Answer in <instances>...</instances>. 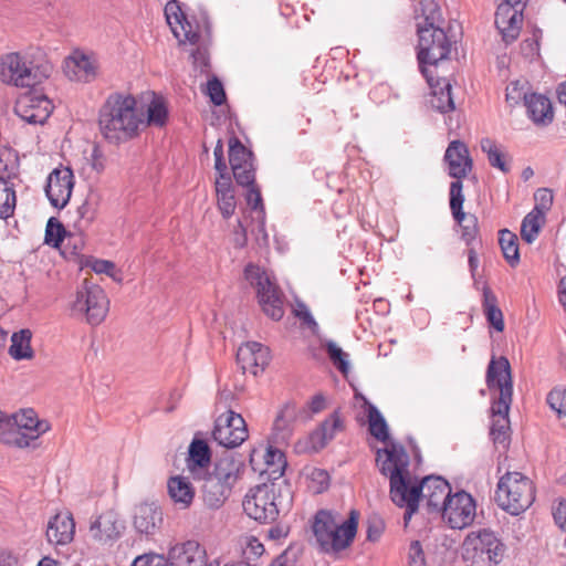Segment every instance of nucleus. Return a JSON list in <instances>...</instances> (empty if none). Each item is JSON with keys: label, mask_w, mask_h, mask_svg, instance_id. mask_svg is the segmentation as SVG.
Returning a JSON list of instances; mask_svg holds the SVG:
<instances>
[{"label": "nucleus", "mask_w": 566, "mask_h": 566, "mask_svg": "<svg viewBox=\"0 0 566 566\" xmlns=\"http://www.w3.org/2000/svg\"><path fill=\"white\" fill-rule=\"evenodd\" d=\"M516 4H518V0H514ZM522 13V8H517L509 0H504L502 3H500L495 11V19L494 23L495 27H499L501 24H504L505 21L512 20L515 17L520 15Z\"/></svg>", "instance_id": "09e8293b"}, {"label": "nucleus", "mask_w": 566, "mask_h": 566, "mask_svg": "<svg viewBox=\"0 0 566 566\" xmlns=\"http://www.w3.org/2000/svg\"><path fill=\"white\" fill-rule=\"evenodd\" d=\"M17 203L15 185L12 180L0 178V218L7 219L13 214Z\"/></svg>", "instance_id": "a19ab883"}, {"label": "nucleus", "mask_w": 566, "mask_h": 566, "mask_svg": "<svg viewBox=\"0 0 566 566\" xmlns=\"http://www.w3.org/2000/svg\"><path fill=\"white\" fill-rule=\"evenodd\" d=\"M165 17L174 35L180 43L189 42L197 44L200 40L198 25H193L189 21L187 14L181 10L180 3L177 0H170L165 6Z\"/></svg>", "instance_id": "dca6fc26"}, {"label": "nucleus", "mask_w": 566, "mask_h": 566, "mask_svg": "<svg viewBox=\"0 0 566 566\" xmlns=\"http://www.w3.org/2000/svg\"><path fill=\"white\" fill-rule=\"evenodd\" d=\"M0 566H19V559L12 552L1 551Z\"/></svg>", "instance_id": "774afa93"}, {"label": "nucleus", "mask_w": 566, "mask_h": 566, "mask_svg": "<svg viewBox=\"0 0 566 566\" xmlns=\"http://www.w3.org/2000/svg\"><path fill=\"white\" fill-rule=\"evenodd\" d=\"M164 562L163 555L148 553L136 557L130 566H160Z\"/></svg>", "instance_id": "4d7b16f0"}, {"label": "nucleus", "mask_w": 566, "mask_h": 566, "mask_svg": "<svg viewBox=\"0 0 566 566\" xmlns=\"http://www.w3.org/2000/svg\"><path fill=\"white\" fill-rule=\"evenodd\" d=\"M73 187L74 175L72 169L60 166L48 176L44 191L54 208L63 209L71 199Z\"/></svg>", "instance_id": "2eb2a0df"}, {"label": "nucleus", "mask_w": 566, "mask_h": 566, "mask_svg": "<svg viewBox=\"0 0 566 566\" xmlns=\"http://www.w3.org/2000/svg\"><path fill=\"white\" fill-rule=\"evenodd\" d=\"M66 237L64 226L54 217L48 220L44 235V243L59 249Z\"/></svg>", "instance_id": "a18cd8bd"}, {"label": "nucleus", "mask_w": 566, "mask_h": 566, "mask_svg": "<svg viewBox=\"0 0 566 566\" xmlns=\"http://www.w3.org/2000/svg\"><path fill=\"white\" fill-rule=\"evenodd\" d=\"M91 269L97 274H107L109 276H114L113 271L115 269V264L112 261L93 259L88 262Z\"/></svg>", "instance_id": "bf43d9fd"}, {"label": "nucleus", "mask_w": 566, "mask_h": 566, "mask_svg": "<svg viewBox=\"0 0 566 566\" xmlns=\"http://www.w3.org/2000/svg\"><path fill=\"white\" fill-rule=\"evenodd\" d=\"M546 401L552 410H554L558 418L566 416V389L554 388L552 389L546 398Z\"/></svg>", "instance_id": "8fccbe9b"}, {"label": "nucleus", "mask_w": 566, "mask_h": 566, "mask_svg": "<svg viewBox=\"0 0 566 566\" xmlns=\"http://www.w3.org/2000/svg\"><path fill=\"white\" fill-rule=\"evenodd\" d=\"M534 198L536 200V205L532 210H539V212L545 216V213L551 210L553 205L554 197L552 190L547 188L538 189L535 192Z\"/></svg>", "instance_id": "5fc2aeb1"}, {"label": "nucleus", "mask_w": 566, "mask_h": 566, "mask_svg": "<svg viewBox=\"0 0 566 566\" xmlns=\"http://www.w3.org/2000/svg\"><path fill=\"white\" fill-rule=\"evenodd\" d=\"M367 406V417H368V431L369 433L380 442H387L389 439L388 424L378 410V408L365 400Z\"/></svg>", "instance_id": "f704fd0d"}, {"label": "nucleus", "mask_w": 566, "mask_h": 566, "mask_svg": "<svg viewBox=\"0 0 566 566\" xmlns=\"http://www.w3.org/2000/svg\"><path fill=\"white\" fill-rule=\"evenodd\" d=\"M20 161L17 150L8 147L0 148V178L4 180L18 179Z\"/></svg>", "instance_id": "4c0bfd02"}, {"label": "nucleus", "mask_w": 566, "mask_h": 566, "mask_svg": "<svg viewBox=\"0 0 566 566\" xmlns=\"http://www.w3.org/2000/svg\"><path fill=\"white\" fill-rule=\"evenodd\" d=\"M410 566H424V554L419 541H412L409 547Z\"/></svg>", "instance_id": "13d9d810"}, {"label": "nucleus", "mask_w": 566, "mask_h": 566, "mask_svg": "<svg viewBox=\"0 0 566 566\" xmlns=\"http://www.w3.org/2000/svg\"><path fill=\"white\" fill-rule=\"evenodd\" d=\"M443 159L448 164L449 176L457 180L467 177L473 168L469 148L461 140H452L449 144Z\"/></svg>", "instance_id": "4be33fe9"}, {"label": "nucleus", "mask_w": 566, "mask_h": 566, "mask_svg": "<svg viewBox=\"0 0 566 566\" xmlns=\"http://www.w3.org/2000/svg\"><path fill=\"white\" fill-rule=\"evenodd\" d=\"M527 116L537 126H548L554 119V109L548 97L537 93L524 94Z\"/></svg>", "instance_id": "c85d7f7f"}, {"label": "nucleus", "mask_w": 566, "mask_h": 566, "mask_svg": "<svg viewBox=\"0 0 566 566\" xmlns=\"http://www.w3.org/2000/svg\"><path fill=\"white\" fill-rule=\"evenodd\" d=\"M344 429V423L340 418L339 411L335 410L329 415L310 436L312 449L315 451L322 450L331 440L334 439L337 431Z\"/></svg>", "instance_id": "c756f323"}, {"label": "nucleus", "mask_w": 566, "mask_h": 566, "mask_svg": "<svg viewBox=\"0 0 566 566\" xmlns=\"http://www.w3.org/2000/svg\"><path fill=\"white\" fill-rule=\"evenodd\" d=\"M499 243L506 262L512 268L516 266L520 263V251L516 234L507 229H503L500 231Z\"/></svg>", "instance_id": "ea45409f"}, {"label": "nucleus", "mask_w": 566, "mask_h": 566, "mask_svg": "<svg viewBox=\"0 0 566 566\" xmlns=\"http://www.w3.org/2000/svg\"><path fill=\"white\" fill-rule=\"evenodd\" d=\"M168 119V107L160 96H154L147 108V125L164 127Z\"/></svg>", "instance_id": "37998d69"}, {"label": "nucleus", "mask_w": 566, "mask_h": 566, "mask_svg": "<svg viewBox=\"0 0 566 566\" xmlns=\"http://www.w3.org/2000/svg\"><path fill=\"white\" fill-rule=\"evenodd\" d=\"M245 420L240 413L228 410L214 421L212 438L218 444L233 449L242 444L248 438Z\"/></svg>", "instance_id": "ddd939ff"}, {"label": "nucleus", "mask_w": 566, "mask_h": 566, "mask_svg": "<svg viewBox=\"0 0 566 566\" xmlns=\"http://www.w3.org/2000/svg\"><path fill=\"white\" fill-rule=\"evenodd\" d=\"M422 12L423 22L417 24V59L421 73L432 86L433 77L429 74L427 65H438L440 61L449 59L452 42L440 25L443 19L438 4L430 1L423 7Z\"/></svg>", "instance_id": "f03ea898"}, {"label": "nucleus", "mask_w": 566, "mask_h": 566, "mask_svg": "<svg viewBox=\"0 0 566 566\" xmlns=\"http://www.w3.org/2000/svg\"><path fill=\"white\" fill-rule=\"evenodd\" d=\"M535 500V486L530 478L520 472H506L500 478L495 501L497 505L510 513L518 515L525 512Z\"/></svg>", "instance_id": "1a4fd4ad"}, {"label": "nucleus", "mask_w": 566, "mask_h": 566, "mask_svg": "<svg viewBox=\"0 0 566 566\" xmlns=\"http://www.w3.org/2000/svg\"><path fill=\"white\" fill-rule=\"evenodd\" d=\"M485 382L489 390H497L499 396L492 400V424L490 436L496 446L506 448L510 443L509 412L513 401V378L506 357H492L486 369Z\"/></svg>", "instance_id": "f257e3e1"}, {"label": "nucleus", "mask_w": 566, "mask_h": 566, "mask_svg": "<svg viewBox=\"0 0 566 566\" xmlns=\"http://www.w3.org/2000/svg\"><path fill=\"white\" fill-rule=\"evenodd\" d=\"M475 511L476 504L472 495L459 491L447 501L441 514L451 528L462 530L473 523Z\"/></svg>", "instance_id": "4468645a"}, {"label": "nucleus", "mask_w": 566, "mask_h": 566, "mask_svg": "<svg viewBox=\"0 0 566 566\" xmlns=\"http://www.w3.org/2000/svg\"><path fill=\"white\" fill-rule=\"evenodd\" d=\"M32 333L30 329H21L11 336L9 355L15 360L31 359L33 349L31 348Z\"/></svg>", "instance_id": "72a5a7b5"}, {"label": "nucleus", "mask_w": 566, "mask_h": 566, "mask_svg": "<svg viewBox=\"0 0 566 566\" xmlns=\"http://www.w3.org/2000/svg\"><path fill=\"white\" fill-rule=\"evenodd\" d=\"M553 516L558 527L566 533V500H563L558 503V506L555 509Z\"/></svg>", "instance_id": "0e129e2a"}, {"label": "nucleus", "mask_w": 566, "mask_h": 566, "mask_svg": "<svg viewBox=\"0 0 566 566\" xmlns=\"http://www.w3.org/2000/svg\"><path fill=\"white\" fill-rule=\"evenodd\" d=\"M217 205L223 219H230L233 216L237 208L234 192L222 193L220 196H217Z\"/></svg>", "instance_id": "864d4df0"}, {"label": "nucleus", "mask_w": 566, "mask_h": 566, "mask_svg": "<svg viewBox=\"0 0 566 566\" xmlns=\"http://www.w3.org/2000/svg\"><path fill=\"white\" fill-rule=\"evenodd\" d=\"M229 163L238 186L247 188L248 206L258 214L259 231H265V208L260 187L255 184L254 155L237 136L229 139Z\"/></svg>", "instance_id": "20e7f679"}, {"label": "nucleus", "mask_w": 566, "mask_h": 566, "mask_svg": "<svg viewBox=\"0 0 566 566\" xmlns=\"http://www.w3.org/2000/svg\"><path fill=\"white\" fill-rule=\"evenodd\" d=\"M324 348L327 356L335 368L343 375H347L349 370L348 354L345 353L337 344L333 340H327L324 344Z\"/></svg>", "instance_id": "49530a36"}, {"label": "nucleus", "mask_w": 566, "mask_h": 566, "mask_svg": "<svg viewBox=\"0 0 566 566\" xmlns=\"http://www.w3.org/2000/svg\"><path fill=\"white\" fill-rule=\"evenodd\" d=\"M132 95L111 94L99 109L98 126L102 136L112 144L132 139L144 124Z\"/></svg>", "instance_id": "7ed1b4c3"}, {"label": "nucleus", "mask_w": 566, "mask_h": 566, "mask_svg": "<svg viewBox=\"0 0 566 566\" xmlns=\"http://www.w3.org/2000/svg\"><path fill=\"white\" fill-rule=\"evenodd\" d=\"M358 517L359 513L353 510L349 517L337 525L331 512L319 510L314 516L312 530L321 551L338 553L350 546L357 533Z\"/></svg>", "instance_id": "423d86ee"}, {"label": "nucleus", "mask_w": 566, "mask_h": 566, "mask_svg": "<svg viewBox=\"0 0 566 566\" xmlns=\"http://www.w3.org/2000/svg\"><path fill=\"white\" fill-rule=\"evenodd\" d=\"M467 566H496L504 557L506 546L488 528L470 532L461 546Z\"/></svg>", "instance_id": "6e6552de"}, {"label": "nucleus", "mask_w": 566, "mask_h": 566, "mask_svg": "<svg viewBox=\"0 0 566 566\" xmlns=\"http://www.w3.org/2000/svg\"><path fill=\"white\" fill-rule=\"evenodd\" d=\"M451 90L452 87L449 82H444L443 86L439 90L434 88L430 99L431 106L442 114L454 111L455 106Z\"/></svg>", "instance_id": "79ce46f5"}, {"label": "nucleus", "mask_w": 566, "mask_h": 566, "mask_svg": "<svg viewBox=\"0 0 566 566\" xmlns=\"http://www.w3.org/2000/svg\"><path fill=\"white\" fill-rule=\"evenodd\" d=\"M207 94L211 101V103L216 106H221L227 101L226 91L222 82L213 76L207 83Z\"/></svg>", "instance_id": "603ef678"}, {"label": "nucleus", "mask_w": 566, "mask_h": 566, "mask_svg": "<svg viewBox=\"0 0 566 566\" xmlns=\"http://www.w3.org/2000/svg\"><path fill=\"white\" fill-rule=\"evenodd\" d=\"M76 218L74 219V228L77 230L86 229L95 218V209L93 205L86 199L75 211Z\"/></svg>", "instance_id": "de8ad7c7"}, {"label": "nucleus", "mask_w": 566, "mask_h": 566, "mask_svg": "<svg viewBox=\"0 0 566 566\" xmlns=\"http://www.w3.org/2000/svg\"><path fill=\"white\" fill-rule=\"evenodd\" d=\"M52 111V102L44 95L25 96L15 106V113L29 124H44Z\"/></svg>", "instance_id": "aec40b11"}, {"label": "nucleus", "mask_w": 566, "mask_h": 566, "mask_svg": "<svg viewBox=\"0 0 566 566\" xmlns=\"http://www.w3.org/2000/svg\"><path fill=\"white\" fill-rule=\"evenodd\" d=\"M245 471V463L241 455H226L220 458L213 467L212 472H207L202 478L193 479L201 481L203 502L210 509H219L229 499L232 489L242 479Z\"/></svg>", "instance_id": "39448f33"}, {"label": "nucleus", "mask_w": 566, "mask_h": 566, "mask_svg": "<svg viewBox=\"0 0 566 566\" xmlns=\"http://www.w3.org/2000/svg\"><path fill=\"white\" fill-rule=\"evenodd\" d=\"M168 494L176 504L182 509L190 506L195 497V490L189 480L181 475L171 476L167 482Z\"/></svg>", "instance_id": "7c9ffc66"}, {"label": "nucleus", "mask_w": 566, "mask_h": 566, "mask_svg": "<svg viewBox=\"0 0 566 566\" xmlns=\"http://www.w3.org/2000/svg\"><path fill=\"white\" fill-rule=\"evenodd\" d=\"M384 531V525L381 521H374L368 524L367 527V539L370 542H376Z\"/></svg>", "instance_id": "338daca9"}, {"label": "nucleus", "mask_w": 566, "mask_h": 566, "mask_svg": "<svg viewBox=\"0 0 566 566\" xmlns=\"http://www.w3.org/2000/svg\"><path fill=\"white\" fill-rule=\"evenodd\" d=\"M522 25V13L512 20L505 21L504 24L496 27L499 32L502 34L503 41L511 43L515 41L520 34Z\"/></svg>", "instance_id": "3c124183"}, {"label": "nucleus", "mask_w": 566, "mask_h": 566, "mask_svg": "<svg viewBox=\"0 0 566 566\" xmlns=\"http://www.w3.org/2000/svg\"><path fill=\"white\" fill-rule=\"evenodd\" d=\"M237 363L243 374L249 371L253 376H258L260 373L264 371L270 363V350L260 343L249 342L239 347L237 352Z\"/></svg>", "instance_id": "6ab92c4d"}, {"label": "nucleus", "mask_w": 566, "mask_h": 566, "mask_svg": "<svg viewBox=\"0 0 566 566\" xmlns=\"http://www.w3.org/2000/svg\"><path fill=\"white\" fill-rule=\"evenodd\" d=\"M481 149L486 154L489 164L506 174L510 171V164L507 155L504 153L501 145L496 144L491 138H483L481 140Z\"/></svg>", "instance_id": "e433bc0d"}, {"label": "nucleus", "mask_w": 566, "mask_h": 566, "mask_svg": "<svg viewBox=\"0 0 566 566\" xmlns=\"http://www.w3.org/2000/svg\"><path fill=\"white\" fill-rule=\"evenodd\" d=\"M163 523V511L155 503H142L135 507L133 525L139 534L151 536L155 535Z\"/></svg>", "instance_id": "b1692460"}, {"label": "nucleus", "mask_w": 566, "mask_h": 566, "mask_svg": "<svg viewBox=\"0 0 566 566\" xmlns=\"http://www.w3.org/2000/svg\"><path fill=\"white\" fill-rule=\"evenodd\" d=\"M90 163L92 168L98 174L105 169L106 159L97 145L92 149Z\"/></svg>", "instance_id": "e2e57ef3"}, {"label": "nucleus", "mask_w": 566, "mask_h": 566, "mask_svg": "<svg viewBox=\"0 0 566 566\" xmlns=\"http://www.w3.org/2000/svg\"><path fill=\"white\" fill-rule=\"evenodd\" d=\"M108 298L104 290L97 284L84 280L76 291V296L71 305L73 315L85 316L92 326L99 325L108 312Z\"/></svg>", "instance_id": "9b49d317"}, {"label": "nucleus", "mask_w": 566, "mask_h": 566, "mask_svg": "<svg viewBox=\"0 0 566 566\" xmlns=\"http://www.w3.org/2000/svg\"><path fill=\"white\" fill-rule=\"evenodd\" d=\"M244 277L255 289L259 304L266 316L280 321L284 315V294L270 275L255 264H248Z\"/></svg>", "instance_id": "9d476101"}, {"label": "nucleus", "mask_w": 566, "mask_h": 566, "mask_svg": "<svg viewBox=\"0 0 566 566\" xmlns=\"http://www.w3.org/2000/svg\"><path fill=\"white\" fill-rule=\"evenodd\" d=\"M325 407V396L323 394H316L315 396L312 397L311 401L306 406H303L302 408H306L308 410L311 419L313 415L323 411Z\"/></svg>", "instance_id": "680f3d73"}, {"label": "nucleus", "mask_w": 566, "mask_h": 566, "mask_svg": "<svg viewBox=\"0 0 566 566\" xmlns=\"http://www.w3.org/2000/svg\"><path fill=\"white\" fill-rule=\"evenodd\" d=\"M123 530V523L119 521L117 513L112 510L102 513L90 526L91 536L104 543L118 538Z\"/></svg>", "instance_id": "393cba45"}, {"label": "nucleus", "mask_w": 566, "mask_h": 566, "mask_svg": "<svg viewBox=\"0 0 566 566\" xmlns=\"http://www.w3.org/2000/svg\"><path fill=\"white\" fill-rule=\"evenodd\" d=\"M211 465V449L207 441L195 438L188 449L187 468L192 479L202 478Z\"/></svg>", "instance_id": "a878e982"}, {"label": "nucleus", "mask_w": 566, "mask_h": 566, "mask_svg": "<svg viewBox=\"0 0 566 566\" xmlns=\"http://www.w3.org/2000/svg\"><path fill=\"white\" fill-rule=\"evenodd\" d=\"M64 73L71 81L91 82L96 75V66L91 57L75 51L64 61Z\"/></svg>", "instance_id": "cd10ccee"}, {"label": "nucleus", "mask_w": 566, "mask_h": 566, "mask_svg": "<svg viewBox=\"0 0 566 566\" xmlns=\"http://www.w3.org/2000/svg\"><path fill=\"white\" fill-rule=\"evenodd\" d=\"M295 315L308 327L317 326V323L315 322L313 315L304 304L300 305V308L295 311Z\"/></svg>", "instance_id": "69168bd1"}, {"label": "nucleus", "mask_w": 566, "mask_h": 566, "mask_svg": "<svg viewBox=\"0 0 566 566\" xmlns=\"http://www.w3.org/2000/svg\"><path fill=\"white\" fill-rule=\"evenodd\" d=\"M279 497L274 485L262 484L245 495L242 506L249 517L264 524L272 523L281 511Z\"/></svg>", "instance_id": "f8f14e48"}, {"label": "nucleus", "mask_w": 566, "mask_h": 566, "mask_svg": "<svg viewBox=\"0 0 566 566\" xmlns=\"http://www.w3.org/2000/svg\"><path fill=\"white\" fill-rule=\"evenodd\" d=\"M544 222L545 216H543L539 210L530 211L522 221L521 238L526 243H533L536 240Z\"/></svg>", "instance_id": "58836bf2"}, {"label": "nucleus", "mask_w": 566, "mask_h": 566, "mask_svg": "<svg viewBox=\"0 0 566 566\" xmlns=\"http://www.w3.org/2000/svg\"><path fill=\"white\" fill-rule=\"evenodd\" d=\"M463 184L461 180H455L450 184V210L452 213L453 219L457 222H460L462 219H464V211H463V202H464V195H463Z\"/></svg>", "instance_id": "c03bdc74"}, {"label": "nucleus", "mask_w": 566, "mask_h": 566, "mask_svg": "<svg viewBox=\"0 0 566 566\" xmlns=\"http://www.w3.org/2000/svg\"><path fill=\"white\" fill-rule=\"evenodd\" d=\"M386 453V459L379 464V471L382 475L387 476L391 474L394 468H405L408 467L407 454L402 447L396 448L395 446L391 449L378 450L377 452V463H379L380 453Z\"/></svg>", "instance_id": "c9c22d12"}, {"label": "nucleus", "mask_w": 566, "mask_h": 566, "mask_svg": "<svg viewBox=\"0 0 566 566\" xmlns=\"http://www.w3.org/2000/svg\"><path fill=\"white\" fill-rule=\"evenodd\" d=\"M167 566H219L207 562L206 551L196 541H188L171 547L166 560Z\"/></svg>", "instance_id": "a211bd4d"}, {"label": "nucleus", "mask_w": 566, "mask_h": 566, "mask_svg": "<svg viewBox=\"0 0 566 566\" xmlns=\"http://www.w3.org/2000/svg\"><path fill=\"white\" fill-rule=\"evenodd\" d=\"M307 420H310V412L306 408H298L295 402L285 403L273 423L274 441H285L292 434L294 422Z\"/></svg>", "instance_id": "5701e85b"}, {"label": "nucleus", "mask_w": 566, "mask_h": 566, "mask_svg": "<svg viewBox=\"0 0 566 566\" xmlns=\"http://www.w3.org/2000/svg\"><path fill=\"white\" fill-rule=\"evenodd\" d=\"M75 523L71 513H57L50 518L46 538L54 545H66L73 541Z\"/></svg>", "instance_id": "bb28decb"}, {"label": "nucleus", "mask_w": 566, "mask_h": 566, "mask_svg": "<svg viewBox=\"0 0 566 566\" xmlns=\"http://www.w3.org/2000/svg\"><path fill=\"white\" fill-rule=\"evenodd\" d=\"M216 193L220 196L222 193L234 192V187L230 175L217 176L214 182Z\"/></svg>", "instance_id": "052dcab7"}, {"label": "nucleus", "mask_w": 566, "mask_h": 566, "mask_svg": "<svg viewBox=\"0 0 566 566\" xmlns=\"http://www.w3.org/2000/svg\"><path fill=\"white\" fill-rule=\"evenodd\" d=\"M264 460L268 465H279L282 470H284L286 465L284 453L280 449L271 446L266 449ZM280 474H283V471H281Z\"/></svg>", "instance_id": "6e6d98bb"}, {"label": "nucleus", "mask_w": 566, "mask_h": 566, "mask_svg": "<svg viewBox=\"0 0 566 566\" xmlns=\"http://www.w3.org/2000/svg\"><path fill=\"white\" fill-rule=\"evenodd\" d=\"M31 426V422H23V419L19 420L18 423L8 431H0V442L9 447H17L20 449L29 447L31 441L36 439V436H30L29 433L23 432L22 428H29Z\"/></svg>", "instance_id": "473e14b6"}, {"label": "nucleus", "mask_w": 566, "mask_h": 566, "mask_svg": "<svg viewBox=\"0 0 566 566\" xmlns=\"http://www.w3.org/2000/svg\"><path fill=\"white\" fill-rule=\"evenodd\" d=\"M483 312L488 323L497 332L504 329V318L501 308L497 306V297L490 287L483 289Z\"/></svg>", "instance_id": "2f4dec72"}, {"label": "nucleus", "mask_w": 566, "mask_h": 566, "mask_svg": "<svg viewBox=\"0 0 566 566\" xmlns=\"http://www.w3.org/2000/svg\"><path fill=\"white\" fill-rule=\"evenodd\" d=\"M390 499L399 507L410 503L415 497L416 502L421 499V482L411 483L409 472L405 468H394L390 474Z\"/></svg>", "instance_id": "f3484780"}, {"label": "nucleus", "mask_w": 566, "mask_h": 566, "mask_svg": "<svg viewBox=\"0 0 566 566\" xmlns=\"http://www.w3.org/2000/svg\"><path fill=\"white\" fill-rule=\"evenodd\" d=\"M421 497L426 499L429 512H442L452 497L451 486L441 476L430 475L421 481Z\"/></svg>", "instance_id": "412c9836"}, {"label": "nucleus", "mask_w": 566, "mask_h": 566, "mask_svg": "<svg viewBox=\"0 0 566 566\" xmlns=\"http://www.w3.org/2000/svg\"><path fill=\"white\" fill-rule=\"evenodd\" d=\"M53 66L45 59H29L18 52L3 55L0 61V77L3 83L18 87H32L49 78Z\"/></svg>", "instance_id": "0eeeda50"}]
</instances>
